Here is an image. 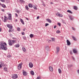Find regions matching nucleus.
Listing matches in <instances>:
<instances>
[{
  "label": "nucleus",
  "mask_w": 79,
  "mask_h": 79,
  "mask_svg": "<svg viewBox=\"0 0 79 79\" xmlns=\"http://www.w3.org/2000/svg\"><path fill=\"white\" fill-rule=\"evenodd\" d=\"M56 32V33H57V34L60 33V31H57Z\"/></svg>",
  "instance_id": "obj_38"
},
{
  "label": "nucleus",
  "mask_w": 79,
  "mask_h": 79,
  "mask_svg": "<svg viewBox=\"0 0 79 79\" xmlns=\"http://www.w3.org/2000/svg\"><path fill=\"white\" fill-rule=\"evenodd\" d=\"M26 37L25 36H24V37H23V39L24 40H26Z\"/></svg>",
  "instance_id": "obj_47"
},
{
  "label": "nucleus",
  "mask_w": 79,
  "mask_h": 79,
  "mask_svg": "<svg viewBox=\"0 0 79 79\" xmlns=\"http://www.w3.org/2000/svg\"><path fill=\"white\" fill-rule=\"evenodd\" d=\"M29 66L30 68H32V67H33V64L31 62H30L29 63Z\"/></svg>",
  "instance_id": "obj_10"
},
{
  "label": "nucleus",
  "mask_w": 79,
  "mask_h": 79,
  "mask_svg": "<svg viewBox=\"0 0 79 79\" xmlns=\"http://www.w3.org/2000/svg\"><path fill=\"white\" fill-rule=\"evenodd\" d=\"M15 47L18 48L19 47V44H16V45H15Z\"/></svg>",
  "instance_id": "obj_28"
},
{
  "label": "nucleus",
  "mask_w": 79,
  "mask_h": 79,
  "mask_svg": "<svg viewBox=\"0 0 79 79\" xmlns=\"http://www.w3.org/2000/svg\"><path fill=\"white\" fill-rule=\"evenodd\" d=\"M72 66H73V65L72 64L70 65L69 66V67H72Z\"/></svg>",
  "instance_id": "obj_53"
},
{
  "label": "nucleus",
  "mask_w": 79,
  "mask_h": 79,
  "mask_svg": "<svg viewBox=\"0 0 79 79\" xmlns=\"http://www.w3.org/2000/svg\"><path fill=\"white\" fill-rule=\"evenodd\" d=\"M8 44L10 46H11V45H12L13 44V41L9 40H8Z\"/></svg>",
  "instance_id": "obj_3"
},
{
  "label": "nucleus",
  "mask_w": 79,
  "mask_h": 79,
  "mask_svg": "<svg viewBox=\"0 0 79 79\" xmlns=\"http://www.w3.org/2000/svg\"><path fill=\"white\" fill-rule=\"evenodd\" d=\"M67 12H68V13H69V10H68L67 11Z\"/></svg>",
  "instance_id": "obj_59"
},
{
  "label": "nucleus",
  "mask_w": 79,
  "mask_h": 79,
  "mask_svg": "<svg viewBox=\"0 0 79 79\" xmlns=\"http://www.w3.org/2000/svg\"><path fill=\"white\" fill-rule=\"evenodd\" d=\"M59 16L60 17H62V16H63V15L60 14H59Z\"/></svg>",
  "instance_id": "obj_36"
},
{
  "label": "nucleus",
  "mask_w": 79,
  "mask_h": 79,
  "mask_svg": "<svg viewBox=\"0 0 79 79\" xmlns=\"http://www.w3.org/2000/svg\"><path fill=\"white\" fill-rule=\"evenodd\" d=\"M15 16L16 17H18V15L17 14H16V13L15 14Z\"/></svg>",
  "instance_id": "obj_50"
},
{
  "label": "nucleus",
  "mask_w": 79,
  "mask_h": 79,
  "mask_svg": "<svg viewBox=\"0 0 79 79\" xmlns=\"http://www.w3.org/2000/svg\"><path fill=\"white\" fill-rule=\"evenodd\" d=\"M42 5L43 6H45V4H44V3H43Z\"/></svg>",
  "instance_id": "obj_56"
},
{
  "label": "nucleus",
  "mask_w": 79,
  "mask_h": 79,
  "mask_svg": "<svg viewBox=\"0 0 79 79\" xmlns=\"http://www.w3.org/2000/svg\"><path fill=\"white\" fill-rule=\"evenodd\" d=\"M12 40V43H13V44H14V43H16V40Z\"/></svg>",
  "instance_id": "obj_35"
},
{
  "label": "nucleus",
  "mask_w": 79,
  "mask_h": 79,
  "mask_svg": "<svg viewBox=\"0 0 79 79\" xmlns=\"http://www.w3.org/2000/svg\"><path fill=\"white\" fill-rule=\"evenodd\" d=\"M56 54H58V52H59V51H60V47H57L56 48Z\"/></svg>",
  "instance_id": "obj_7"
},
{
  "label": "nucleus",
  "mask_w": 79,
  "mask_h": 79,
  "mask_svg": "<svg viewBox=\"0 0 79 79\" xmlns=\"http://www.w3.org/2000/svg\"><path fill=\"white\" fill-rule=\"evenodd\" d=\"M28 6L29 8H32L33 5L31 4H28Z\"/></svg>",
  "instance_id": "obj_16"
},
{
  "label": "nucleus",
  "mask_w": 79,
  "mask_h": 79,
  "mask_svg": "<svg viewBox=\"0 0 79 79\" xmlns=\"http://www.w3.org/2000/svg\"><path fill=\"white\" fill-rule=\"evenodd\" d=\"M6 44L3 41L1 42V46H0V50H7L8 49L6 47Z\"/></svg>",
  "instance_id": "obj_1"
},
{
  "label": "nucleus",
  "mask_w": 79,
  "mask_h": 79,
  "mask_svg": "<svg viewBox=\"0 0 79 79\" xmlns=\"http://www.w3.org/2000/svg\"><path fill=\"white\" fill-rule=\"evenodd\" d=\"M2 66L0 64V68H2Z\"/></svg>",
  "instance_id": "obj_57"
},
{
  "label": "nucleus",
  "mask_w": 79,
  "mask_h": 79,
  "mask_svg": "<svg viewBox=\"0 0 79 79\" xmlns=\"http://www.w3.org/2000/svg\"><path fill=\"white\" fill-rule=\"evenodd\" d=\"M12 31H11V29L10 28L9 30V32H12Z\"/></svg>",
  "instance_id": "obj_41"
},
{
  "label": "nucleus",
  "mask_w": 79,
  "mask_h": 79,
  "mask_svg": "<svg viewBox=\"0 0 79 79\" xmlns=\"http://www.w3.org/2000/svg\"><path fill=\"white\" fill-rule=\"evenodd\" d=\"M2 2H5V0H0Z\"/></svg>",
  "instance_id": "obj_48"
},
{
  "label": "nucleus",
  "mask_w": 79,
  "mask_h": 79,
  "mask_svg": "<svg viewBox=\"0 0 79 79\" xmlns=\"http://www.w3.org/2000/svg\"><path fill=\"white\" fill-rule=\"evenodd\" d=\"M21 33H22V35H23L24 34V32H22Z\"/></svg>",
  "instance_id": "obj_46"
},
{
  "label": "nucleus",
  "mask_w": 79,
  "mask_h": 79,
  "mask_svg": "<svg viewBox=\"0 0 79 79\" xmlns=\"http://www.w3.org/2000/svg\"><path fill=\"white\" fill-rule=\"evenodd\" d=\"M18 77V76L17 74H14L12 75V78L13 79H17Z\"/></svg>",
  "instance_id": "obj_2"
},
{
  "label": "nucleus",
  "mask_w": 79,
  "mask_h": 79,
  "mask_svg": "<svg viewBox=\"0 0 79 79\" xmlns=\"http://www.w3.org/2000/svg\"><path fill=\"white\" fill-rule=\"evenodd\" d=\"M56 26L54 25V29H55V28H56Z\"/></svg>",
  "instance_id": "obj_52"
},
{
  "label": "nucleus",
  "mask_w": 79,
  "mask_h": 79,
  "mask_svg": "<svg viewBox=\"0 0 79 79\" xmlns=\"http://www.w3.org/2000/svg\"><path fill=\"white\" fill-rule=\"evenodd\" d=\"M30 73L32 75V76H34V71H31L30 72Z\"/></svg>",
  "instance_id": "obj_19"
},
{
  "label": "nucleus",
  "mask_w": 79,
  "mask_h": 79,
  "mask_svg": "<svg viewBox=\"0 0 79 79\" xmlns=\"http://www.w3.org/2000/svg\"><path fill=\"white\" fill-rule=\"evenodd\" d=\"M46 20L47 21H48V23H52V21H51L50 19H47Z\"/></svg>",
  "instance_id": "obj_15"
},
{
  "label": "nucleus",
  "mask_w": 79,
  "mask_h": 79,
  "mask_svg": "<svg viewBox=\"0 0 79 79\" xmlns=\"http://www.w3.org/2000/svg\"><path fill=\"white\" fill-rule=\"evenodd\" d=\"M7 27L10 29H11L13 28V26L11 24H7Z\"/></svg>",
  "instance_id": "obj_6"
},
{
  "label": "nucleus",
  "mask_w": 79,
  "mask_h": 79,
  "mask_svg": "<svg viewBox=\"0 0 79 79\" xmlns=\"http://www.w3.org/2000/svg\"><path fill=\"white\" fill-rule=\"evenodd\" d=\"M2 31V29L0 27V32H1Z\"/></svg>",
  "instance_id": "obj_61"
},
{
  "label": "nucleus",
  "mask_w": 79,
  "mask_h": 79,
  "mask_svg": "<svg viewBox=\"0 0 79 79\" xmlns=\"http://www.w3.org/2000/svg\"><path fill=\"white\" fill-rule=\"evenodd\" d=\"M2 6L3 8H6V6L4 4H2Z\"/></svg>",
  "instance_id": "obj_30"
},
{
  "label": "nucleus",
  "mask_w": 79,
  "mask_h": 79,
  "mask_svg": "<svg viewBox=\"0 0 79 79\" xmlns=\"http://www.w3.org/2000/svg\"><path fill=\"white\" fill-rule=\"evenodd\" d=\"M23 76H27V73H26V72L25 71L23 70Z\"/></svg>",
  "instance_id": "obj_9"
},
{
  "label": "nucleus",
  "mask_w": 79,
  "mask_h": 79,
  "mask_svg": "<svg viewBox=\"0 0 79 79\" xmlns=\"http://www.w3.org/2000/svg\"><path fill=\"white\" fill-rule=\"evenodd\" d=\"M73 52L74 53H75V54L77 53V50L76 49H73Z\"/></svg>",
  "instance_id": "obj_13"
},
{
  "label": "nucleus",
  "mask_w": 79,
  "mask_h": 79,
  "mask_svg": "<svg viewBox=\"0 0 79 79\" xmlns=\"http://www.w3.org/2000/svg\"><path fill=\"white\" fill-rule=\"evenodd\" d=\"M22 64H23L22 63H21L20 64H18L19 65L18 66V69H20L21 68V66H22Z\"/></svg>",
  "instance_id": "obj_5"
},
{
  "label": "nucleus",
  "mask_w": 79,
  "mask_h": 79,
  "mask_svg": "<svg viewBox=\"0 0 79 79\" xmlns=\"http://www.w3.org/2000/svg\"><path fill=\"white\" fill-rule=\"evenodd\" d=\"M2 11H5V10H4V9H2Z\"/></svg>",
  "instance_id": "obj_58"
},
{
  "label": "nucleus",
  "mask_w": 79,
  "mask_h": 79,
  "mask_svg": "<svg viewBox=\"0 0 79 79\" xmlns=\"http://www.w3.org/2000/svg\"><path fill=\"white\" fill-rule=\"evenodd\" d=\"M23 31H25V29H24L23 30Z\"/></svg>",
  "instance_id": "obj_64"
},
{
  "label": "nucleus",
  "mask_w": 79,
  "mask_h": 79,
  "mask_svg": "<svg viewBox=\"0 0 79 79\" xmlns=\"http://www.w3.org/2000/svg\"><path fill=\"white\" fill-rule=\"evenodd\" d=\"M72 29L73 31H76V29H75V28H74L73 27H72Z\"/></svg>",
  "instance_id": "obj_44"
},
{
  "label": "nucleus",
  "mask_w": 79,
  "mask_h": 79,
  "mask_svg": "<svg viewBox=\"0 0 79 79\" xmlns=\"http://www.w3.org/2000/svg\"><path fill=\"white\" fill-rule=\"evenodd\" d=\"M77 73H78V74H79V70H77Z\"/></svg>",
  "instance_id": "obj_54"
},
{
  "label": "nucleus",
  "mask_w": 79,
  "mask_h": 79,
  "mask_svg": "<svg viewBox=\"0 0 79 79\" xmlns=\"http://www.w3.org/2000/svg\"><path fill=\"white\" fill-rule=\"evenodd\" d=\"M62 22L64 23V24L65 23V22H64V21L62 20Z\"/></svg>",
  "instance_id": "obj_45"
},
{
  "label": "nucleus",
  "mask_w": 79,
  "mask_h": 79,
  "mask_svg": "<svg viewBox=\"0 0 79 79\" xmlns=\"http://www.w3.org/2000/svg\"><path fill=\"white\" fill-rule=\"evenodd\" d=\"M15 21H16H16H18V20H17V19H16L15 20Z\"/></svg>",
  "instance_id": "obj_63"
},
{
  "label": "nucleus",
  "mask_w": 79,
  "mask_h": 79,
  "mask_svg": "<svg viewBox=\"0 0 79 79\" xmlns=\"http://www.w3.org/2000/svg\"><path fill=\"white\" fill-rule=\"evenodd\" d=\"M8 20V18L6 17V15L4 16V19L3 20V21L4 23H6L7 21Z\"/></svg>",
  "instance_id": "obj_4"
},
{
  "label": "nucleus",
  "mask_w": 79,
  "mask_h": 79,
  "mask_svg": "<svg viewBox=\"0 0 79 79\" xmlns=\"http://www.w3.org/2000/svg\"><path fill=\"white\" fill-rule=\"evenodd\" d=\"M26 19L27 20H29V19H28V18H26Z\"/></svg>",
  "instance_id": "obj_60"
},
{
  "label": "nucleus",
  "mask_w": 79,
  "mask_h": 79,
  "mask_svg": "<svg viewBox=\"0 0 79 79\" xmlns=\"http://www.w3.org/2000/svg\"><path fill=\"white\" fill-rule=\"evenodd\" d=\"M70 18L71 20L72 21H73V20H74V17L73 16L70 15Z\"/></svg>",
  "instance_id": "obj_11"
},
{
  "label": "nucleus",
  "mask_w": 79,
  "mask_h": 79,
  "mask_svg": "<svg viewBox=\"0 0 79 79\" xmlns=\"http://www.w3.org/2000/svg\"><path fill=\"white\" fill-rule=\"evenodd\" d=\"M20 20L21 23H22L23 24H24V21H23V19H20Z\"/></svg>",
  "instance_id": "obj_22"
},
{
  "label": "nucleus",
  "mask_w": 79,
  "mask_h": 79,
  "mask_svg": "<svg viewBox=\"0 0 79 79\" xmlns=\"http://www.w3.org/2000/svg\"><path fill=\"white\" fill-rule=\"evenodd\" d=\"M67 44L68 45H69V41L68 40H67Z\"/></svg>",
  "instance_id": "obj_26"
},
{
  "label": "nucleus",
  "mask_w": 79,
  "mask_h": 79,
  "mask_svg": "<svg viewBox=\"0 0 79 79\" xmlns=\"http://www.w3.org/2000/svg\"><path fill=\"white\" fill-rule=\"evenodd\" d=\"M60 14V13H59V12H57L56 13V16H59V15Z\"/></svg>",
  "instance_id": "obj_37"
},
{
  "label": "nucleus",
  "mask_w": 79,
  "mask_h": 79,
  "mask_svg": "<svg viewBox=\"0 0 79 79\" xmlns=\"http://www.w3.org/2000/svg\"><path fill=\"white\" fill-rule=\"evenodd\" d=\"M49 69L50 71H51V72L53 71V68L52 67V66H49Z\"/></svg>",
  "instance_id": "obj_12"
},
{
  "label": "nucleus",
  "mask_w": 79,
  "mask_h": 79,
  "mask_svg": "<svg viewBox=\"0 0 79 79\" xmlns=\"http://www.w3.org/2000/svg\"><path fill=\"white\" fill-rule=\"evenodd\" d=\"M69 13H70V14H73V12L71 11V10H69Z\"/></svg>",
  "instance_id": "obj_42"
},
{
  "label": "nucleus",
  "mask_w": 79,
  "mask_h": 79,
  "mask_svg": "<svg viewBox=\"0 0 79 79\" xmlns=\"http://www.w3.org/2000/svg\"><path fill=\"white\" fill-rule=\"evenodd\" d=\"M70 53L71 55H73V52H72V51L70 52Z\"/></svg>",
  "instance_id": "obj_51"
},
{
  "label": "nucleus",
  "mask_w": 79,
  "mask_h": 79,
  "mask_svg": "<svg viewBox=\"0 0 79 79\" xmlns=\"http://www.w3.org/2000/svg\"><path fill=\"white\" fill-rule=\"evenodd\" d=\"M7 56L8 58H10V57H11V56L8 55Z\"/></svg>",
  "instance_id": "obj_55"
},
{
  "label": "nucleus",
  "mask_w": 79,
  "mask_h": 79,
  "mask_svg": "<svg viewBox=\"0 0 79 79\" xmlns=\"http://www.w3.org/2000/svg\"><path fill=\"white\" fill-rule=\"evenodd\" d=\"M22 50L24 52H26V48L24 47L22 48Z\"/></svg>",
  "instance_id": "obj_17"
},
{
  "label": "nucleus",
  "mask_w": 79,
  "mask_h": 79,
  "mask_svg": "<svg viewBox=\"0 0 79 79\" xmlns=\"http://www.w3.org/2000/svg\"><path fill=\"white\" fill-rule=\"evenodd\" d=\"M9 16L8 17V19L9 20H11V14H8Z\"/></svg>",
  "instance_id": "obj_8"
},
{
  "label": "nucleus",
  "mask_w": 79,
  "mask_h": 79,
  "mask_svg": "<svg viewBox=\"0 0 79 79\" xmlns=\"http://www.w3.org/2000/svg\"><path fill=\"white\" fill-rule=\"evenodd\" d=\"M0 64L2 66H4V63L2 61H0Z\"/></svg>",
  "instance_id": "obj_18"
},
{
  "label": "nucleus",
  "mask_w": 79,
  "mask_h": 79,
  "mask_svg": "<svg viewBox=\"0 0 79 79\" xmlns=\"http://www.w3.org/2000/svg\"><path fill=\"white\" fill-rule=\"evenodd\" d=\"M48 25H49V24L48 23H46L45 25V27H47V26H48Z\"/></svg>",
  "instance_id": "obj_39"
},
{
  "label": "nucleus",
  "mask_w": 79,
  "mask_h": 79,
  "mask_svg": "<svg viewBox=\"0 0 79 79\" xmlns=\"http://www.w3.org/2000/svg\"><path fill=\"white\" fill-rule=\"evenodd\" d=\"M40 79V76L36 78V79Z\"/></svg>",
  "instance_id": "obj_40"
},
{
  "label": "nucleus",
  "mask_w": 79,
  "mask_h": 79,
  "mask_svg": "<svg viewBox=\"0 0 79 79\" xmlns=\"http://www.w3.org/2000/svg\"><path fill=\"white\" fill-rule=\"evenodd\" d=\"M58 26H61V23H58Z\"/></svg>",
  "instance_id": "obj_43"
},
{
  "label": "nucleus",
  "mask_w": 79,
  "mask_h": 79,
  "mask_svg": "<svg viewBox=\"0 0 79 79\" xmlns=\"http://www.w3.org/2000/svg\"><path fill=\"white\" fill-rule=\"evenodd\" d=\"M72 38L74 40H75V41H77V39H76V38L75 37L72 36Z\"/></svg>",
  "instance_id": "obj_20"
},
{
  "label": "nucleus",
  "mask_w": 79,
  "mask_h": 79,
  "mask_svg": "<svg viewBox=\"0 0 79 79\" xmlns=\"http://www.w3.org/2000/svg\"><path fill=\"white\" fill-rule=\"evenodd\" d=\"M7 68L5 67L4 68V70L5 71H7Z\"/></svg>",
  "instance_id": "obj_29"
},
{
  "label": "nucleus",
  "mask_w": 79,
  "mask_h": 79,
  "mask_svg": "<svg viewBox=\"0 0 79 79\" xmlns=\"http://www.w3.org/2000/svg\"><path fill=\"white\" fill-rule=\"evenodd\" d=\"M72 58H73V60H74V61L75 60V59L74 57L72 56Z\"/></svg>",
  "instance_id": "obj_49"
},
{
  "label": "nucleus",
  "mask_w": 79,
  "mask_h": 79,
  "mask_svg": "<svg viewBox=\"0 0 79 79\" xmlns=\"http://www.w3.org/2000/svg\"><path fill=\"white\" fill-rule=\"evenodd\" d=\"M17 31H21V28L19 27H18L17 28Z\"/></svg>",
  "instance_id": "obj_32"
},
{
  "label": "nucleus",
  "mask_w": 79,
  "mask_h": 79,
  "mask_svg": "<svg viewBox=\"0 0 79 79\" xmlns=\"http://www.w3.org/2000/svg\"><path fill=\"white\" fill-rule=\"evenodd\" d=\"M30 37L31 38H32L33 37H34V35L32 34H31L30 35Z\"/></svg>",
  "instance_id": "obj_25"
},
{
  "label": "nucleus",
  "mask_w": 79,
  "mask_h": 79,
  "mask_svg": "<svg viewBox=\"0 0 79 79\" xmlns=\"http://www.w3.org/2000/svg\"><path fill=\"white\" fill-rule=\"evenodd\" d=\"M51 40L52 41H55V39L54 38H51Z\"/></svg>",
  "instance_id": "obj_31"
},
{
  "label": "nucleus",
  "mask_w": 79,
  "mask_h": 79,
  "mask_svg": "<svg viewBox=\"0 0 79 79\" xmlns=\"http://www.w3.org/2000/svg\"><path fill=\"white\" fill-rule=\"evenodd\" d=\"M25 9L27 10H29V7H28V6H27V5H26L25 6Z\"/></svg>",
  "instance_id": "obj_23"
},
{
  "label": "nucleus",
  "mask_w": 79,
  "mask_h": 79,
  "mask_svg": "<svg viewBox=\"0 0 79 79\" xmlns=\"http://www.w3.org/2000/svg\"><path fill=\"white\" fill-rule=\"evenodd\" d=\"M49 47H48V46H46V47H45V50H47L48 51L49 50Z\"/></svg>",
  "instance_id": "obj_14"
},
{
  "label": "nucleus",
  "mask_w": 79,
  "mask_h": 79,
  "mask_svg": "<svg viewBox=\"0 0 79 79\" xmlns=\"http://www.w3.org/2000/svg\"><path fill=\"white\" fill-rule=\"evenodd\" d=\"M33 8L35 10H37V7L36 6V5H34Z\"/></svg>",
  "instance_id": "obj_27"
},
{
  "label": "nucleus",
  "mask_w": 79,
  "mask_h": 79,
  "mask_svg": "<svg viewBox=\"0 0 79 79\" xmlns=\"http://www.w3.org/2000/svg\"><path fill=\"white\" fill-rule=\"evenodd\" d=\"M39 17H37V19H39Z\"/></svg>",
  "instance_id": "obj_62"
},
{
  "label": "nucleus",
  "mask_w": 79,
  "mask_h": 79,
  "mask_svg": "<svg viewBox=\"0 0 79 79\" xmlns=\"http://www.w3.org/2000/svg\"><path fill=\"white\" fill-rule=\"evenodd\" d=\"M16 12L18 14L19 13H20L19 11L18 10H16Z\"/></svg>",
  "instance_id": "obj_33"
},
{
  "label": "nucleus",
  "mask_w": 79,
  "mask_h": 79,
  "mask_svg": "<svg viewBox=\"0 0 79 79\" xmlns=\"http://www.w3.org/2000/svg\"><path fill=\"white\" fill-rule=\"evenodd\" d=\"M19 2H21V3H23V2H24V1L23 0H19Z\"/></svg>",
  "instance_id": "obj_34"
},
{
  "label": "nucleus",
  "mask_w": 79,
  "mask_h": 79,
  "mask_svg": "<svg viewBox=\"0 0 79 79\" xmlns=\"http://www.w3.org/2000/svg\"><path fill=\"white\" fill-rule=\"evenodd\" d=\"M74 9L75 10H77V7L76 6H74Z\"/></svg>",
  "instance_id": "obj_21"
},
{
  "label": "nucleus",
  "mask_w": 79,
  "mask_h": 79,
  "mask_svg": "<svg viewBox=\"0 0 79 79\" xmlns=\"http://www.w3.org/2000/svg\"><path fill=\"white\" fill-rule=\"evenodd\" d=\"M58 71L59 73H60V74H61V69H58Z\"/></svg>",
  "instance_id": "obj_24"
}]
</instances>
